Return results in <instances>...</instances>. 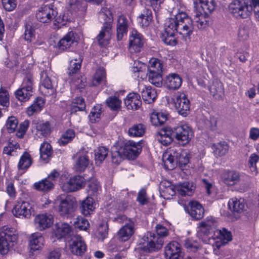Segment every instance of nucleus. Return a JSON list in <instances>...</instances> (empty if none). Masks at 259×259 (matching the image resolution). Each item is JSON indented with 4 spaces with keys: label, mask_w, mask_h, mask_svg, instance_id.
I'll list each match as a JSON object with an SVG mask.
<instances>
[{
    "label": "nucleus",
    "mask_w": 259,
    "mask_h": 259,
    "mask_svg": "<svg viewBox=\"0 0 259 259\" xmlns=\"http://www.w3.org/2000/svg\"><path fill=\"white\" fill-rule=\"evenodd\" d=\"M108 150L105 147H99L95 151V159L96 163H101L106 158Z\"/></svg>",
    "instance_id": "48"
},
{
    "label": "nucleus",
    "mask_w": 259,
    "mask_h": 259,
    "mask_svg": "<svg viewBox=\"0 0 259 259\" xmlns=\"http://www.w3.org/2000/svg\"><path fill=\"white\" fill-rule=\"evenodd\" d=\"M85 184V181L83 177L80 176H75L64 183L61 187L65 192H74L84 187Z\"/></svg>",
    "instance_id": "11"
},
{
    "label": "nucleus",
    "mask_w": 259,
    "mask_h": 259,
    "mask_svg": "<svg viewBox=\"0 0 259 259\" xmlns=\"http://www.w3.org/2000/svg\"><path fill=\"white\" fill-rule=\"evenodd\" d=\"M195 186L190 182H185L177 186V190L183 196H191L195 190Z\"/></svg>",
    "instance_id": "36"
},
{
    "label": "nucleus",
    "mask_w": 259,
    "mask_h": 259,
    "mask_svg": "<svg viewBox=\"0 0 259 259\" xmlns=\"http://www.w3.org/2000/svg\"><path fill=\"white\" fill-rule=\"evenodd\" d=\"M33 92L29 90L20 88L15 92V96L19 101L25 102L28 101L30 97L32 95Z\"/></svg>",
    "instance_id": "51"
},
{
    "label": "nucleus",
    "mask_w": 259,
    "mask_h": 259,
    "mask_svg": "<svg viewBox=\"0 0 259 259\" xmlns=\"http://www.w3.org/2000/svg\"><path fill=\"white\" fill-rule=\"evenodd\" d=\"M106 103L108 106L112 110L117 111L120 109L121 107V101L115 96L109 97L107 100Z\"/></svg>",
    "instance_id": "61"
},
{
    "label": "nucleus",
    "mask_w": 259,
    "mask_h": 259,
    "mask_svg": "<svg viewBox=\"0 0 259 259\" xmlns=\"http://www.w3.org/2000/svg\"><path fill=\"white\" fill-rule=\"evenodd\" d=\"M54 186L53 182L48 180L47 178L34 184L35 189L43 192H48L51 190L53 189Z\"/></svg>",
    "instance_id": "44"
},
{
    "label": "nucleus",
    "mask_w": 259,
    "mask_h": 259,
    "mask_svg": "<svg viewBox=\"0 0 259 259\" xmlns=\"http://www.w3.org/2000/svg\"><path fill=\"white\" fill-rule=\"evenodd\" d=\"M77 34L74 32L71 31L68 32L59 40L58 43V47L60 50H66L74 44L77 43Z\"/></svg>",
    "instance_id": "19"
},
{
    "label": "nucleus",
    "mask_w": 259,
    "mask_h": 259,
    "mask_svg": "<svg viewBox=\"0 0 259 259\" xmlns=\"http://www.w3.org/2000/svg\"><path fill=\"white\" fill-rule=\"evenodd\" d=\"M142 150L140 142H135L133 141H127L120 145L113 147L111 149L112 162L119 164L124 157L128 159H134L140 154Z\"/></svg>",
    "instance_id": "1"
},
{
    "label": "nucleus",
    "mask_w": 259,
    "mask_h": 259,
    "mask_svg": "<svg viewBox=\"0 0 259 259\" xmlns=\"http://www.w3.org/2000/svg\"><path fill=\"white\" fill-rule=\"evenodd\" d=\"M164 82L169 90H176L181 86L182 79L178 74L170 73L166 76Z\"/></svg>",
    "instance_id": "20"
},
{
    "label": "nucleus",
    "mask_w": 259,
    "mask_h": 259,
    "mask_svg": "<svg viewBox=\"0 0 259 259\" xmlns=\"http://www.w3.org/2000/svg\"><path fill=\"white\" fill-rule=\"evenodd\" d=\"M134 233V223H126L118 232L117 236L121 241L129 239Z\"/></svg>",
    "instance_id": "24"
},
{
    "label": "nucleus",
    "mask_w": 259,
    "mask_h": 259,
    "mask_svg": "<svg viewBox=\"0 0 259 259\" xmlns=\"http://www.w3.org/2000/svg\"><path fill=\"white\" fill-rule=\"evenodd\" d=\"M223 179L225 184L229 186H233L239 182L240 176L238 172L234 171H228L223 175Z\"/></svg>",
    "instance_id": "38"
},
{
    "label": "nucleus",
    "mask_w": 259,
    "mask_h": 259,
    "mask_svg": "<svg viewBox=\"0 0 259 259\" xmlns=\"http://www.w3.org/2000/svg\"><path fill=\"white\" fill-rule=\"evenodd\" d=\"M166 259H183L184 254L180 244L176 241L168 243L165 248Z\"/></svg>",
    "instance_id": "15"
},
{
    "label": "nucleus",
    "mask_w": 259,
    "mask_h": 259,
    "mask_svg": "<svg viewBox=\"0 0 259 259\" xmlns=\"http://www.w3.org/2000/svg\"><path fill=\"white\" fill-rule=\"evenodd\" d=\"M82 61V58L78 54H75V56L72 57L68 67V74L69 75H72L79 71Z\"/></svg>",
    "instance_id": "35"
},
{
    "label": "nucleus",
    "mask_w": 259,
    "mask_h": 259,
    "mask_svg": "<svg viewBox=\"0 0 259 259\" xmlns=\"http://www.w3.org/2000/svg\"><path fill=\"white\" fill-rule=\"evenodd\" d=\"M163 66V63L161 60L155 58H151L149 62L148 71L162 72Z\"/></svg>",
    "instance_id": "49"
},
{
    "label": "nucleus",
    "mask_w": 259,
    "mask_h": 259,
    "mask_svg": "<svg viewBox=\"0 0 259 259\" xmlns=\"http://www.w3.org/2000/svg\"><path fill=\"white\" fill-rule=\"evenodd\" d=\"M209 91L211 95L216 99H221L224 92L223 83L218 80H214L209 87Z\"/></svg>",
    "instance_id": "37"
},
{
    "label": "nucleus",
    "mask_w": 259,
    "mask_h": 259,
    "mask_svg": "<svg viewBox=\"0 0 259 259\" xmlns=\"http://www.w3.org/2000/svg\"><path fill=\"white\" fill-rule=\"evenodd\" d=\"M24 39L28 42H31L35 39V27L31 22H28L25 25V30L24 33Z\"/></svg>",
    "instance_id": "42"
},
{
    "label": "nucleus",
    "mask_w": 259,
    "mask_h": 259,
    "mask_svg": "<svg viewBox=\"0 0 259 259\" xmlns=\"http://www.w3.org/2000/svg\"><path fill=\"white\" fill-rule=\"evenodd\" d=\"M71 111H83L85 109L84 100L82 97L75 98L71 103Z\"/></svg>",
    "instance_id": "54"
},
{
    "label": "nucleus",
    "mask_w": 259,
    "mask_h": 259,
    "mask_svg": "<svg viewBox=\"0 0 259 259\" xmlns=\"http://www.w3.org/2000/svg\"><path fill=\"white\" fill-rule=\"evenodd\" d=\"M75 137V132L73 130H67L58 141L61 146H64L71 142Z\"/></svg>",
    "instance_id": "52"
},
{
    "label": "nucleus",
    "mask_w": 259,
    "mask_h": 259,
    "mask_svg": "<svg viewBox=\"0 0 259 259\" xmlns=\"http://www.w3.org/2000/svg\"><path fill=\"white\" fill-rule=\"evenodd\" d=\"M185 209L188 213L195 220H200L204 216V209L202 205L197 201H190Z\"/></svg>",
    "instance_id": "17"
},
{
    "label": "nucleus",
    "mask_w": 259,
    "mask_h": 259,
    "mask_svg": "<svg viewBox=\"0 0 259 259\" xmlns=\"http://www.w3.org/2000/svg\"><path fill=\"white\" fill-rule=\"evenodd\" d=\"M211 237L214 239H219L221 244L217 245V247H220L222 245H225L229 241L232 240V235L230 231L223 228L222 230H216L214 232V234Z\"/></svg>",
    "instance_id": "26"
},
{
    "label": "nucleus",
    "mask_w": 259,
    "mask_h": 259,
    "mask_svg": "<svg viewBox=\"0 0 259 259\" xmlns=\"http://www.w3.org/2000/svg\"><path fill=\"white\" fill-rule=\"evenodd\" d=\"M218 222L213 217L210 216L207 217L204 221L199 223V231L205 235L214 234V231L217 230Z\"/></svg>",
    "instance_id": "18"
},
{
    "label": "nucleus",
    "mask_w": 259,
    "mask_h": 259,
    "mask_svg": "<svg viewBox=\"0 0 259 259\" xmlns=\"http://www.w3.org/2000/svg\"><path fill=\"white\" fill-rule=\"evenodd\" d=\"M44 238L39 233L32 234L30 237L29 246L32 250L39 249L44 245Z\"/></svg>",
    "instance_id": "30"
},
{
    "label": "nucleus",
    "mask_w": 259,
    "mask_h": 259,
    "mask_svg": "<svg viewBox=\"0 0 259 259\" xmlns=\"http://www.w3.org/2000/svg\"><path fill=\"white\" fill-rule=\"evenodd\" d=\"M173 21L168 22L166 20L164 23V32L162 34L161 39L167 45L175 46L177 40L175 38L176 28Z\"/></svg>",
    "instance_id": "12"
},
{
    "label": "nucleus",
    "mask_w": 259,
    "mask_h": 259,
    "mask_svg": "<svg viewBox=\"0 0 259 259\" xmlns=\"http://www.w3.org/2000/svg\"><path fill=\"white\" fill-rule=\"evenodd\" d=\"M40 80V90L42 94L47 96L54 95L56 92L55 82L49 76L46 71H43L41 72Z\"/></svg>",
    "instance_id": "10"
},
{
    "label": "nucleus",
    "mask_w": 259,
    "mask_h": 259,
    "mask_svg": "<svg viewBox=\"0 0 259 259\" xmlns=\"http://www.w3.org/2000/svg\"><path fill=\"white\" fill-rule=\"evenodd\" d=\"M196 17L197 18L196 22L198 29L203 30L208 27L209 23L207 20V18H206L202 14H196Z\"/></svg>",
    "instance_id": "62"
},
{
    "label": "nucleus",
    "mask_w": 259,
    "mask_h": 259,
    "mask_svg": "<svg viewBox=\"0 0 259 259\" xmlns=\"http://www.w3.org/2000/svg\"><path fill=\"white\" fill-rule=\"evenodd\" d=\"M166 20L171 22L173 21L174 25L176 28V32L182 36L186 41L190 39L194 29V25L192 19L184 12H179L173 17L166 19Z\"/></svg>",
    "instance_id": "3"
},
{
    "label": "nucleus",
    "mask_w": 259,
    "mask_h": 259,
    "mask_svg": "<svg viewBox=\"0 0 259 259\" xmlns=\"http://www.w3.org/2000/svg\"><path fill=\"white\" fill-rule=\"evenodd\" d=\"M14 244V243L0 237V253L3 255L7 254Z\"/></svg>",
    "instance_id": "56"
},
{
    "label": "nucleus",
    "mask_w": 259,
    "mask_h": 259,
    "mask_svg": "<svg viewBox=\"0 0 259 259\" xmlns=\"http://www.w3.org/2000/svg\"><path fill=\"white\" fill-rule=\"evenodd\" d=\"M36 128L37 134L43 136L48 135L52 131L51 125L48 121H42L38 122L36 126Z\"/></svg>",
    "instance_id": "45"
},
{
    "label": "nucleus",
    "mask_w": 259,
    "mask_h": 259,
    "mask_svg": "<svg viewBox=\"0 0 259 259\" xmlns=\"http://www.w3.org/2000/svg\"><path fill=\"white\" fill-rule=\"evenodd\" d=\"M145 132V126L141 123L134 124L128 129V134L131 137H141Z\"/></svg>",
    "instance_id": "50"
},
{
    "label": "nucleus",
    "mask_w": 259,
    "mask_h": 259,
    "mask_svg": "<svg viewBox=\"0 0 259 259\" xmlns=\"http://www.w3.org/2000/svg\"><path fill=\"white\" fill-rule=\"evenodd\" d=\"M58 14L56 9L51 5H45L39 8L36 14V19L41 22L48 23L53 20Z\"/></svg>",
    "instance_id": "7"
},
{
    "label": "nucleus",
    "mask_w": 259,
    "mask_h": 259,
    "mask_svg": "<svg viewBox=\"0 0 259 259\" xmlns=\"http://www.w3.org/2000/svg\"><path fill=\"white\" fill-rule=\"evenodd\" d=\"M167 119V115L162 112H154L150 116L151 122L155 126L163 124Z\"/></svg>",
    "instance_id": "43"
},
{
    "label": "nucleus",
    "mask_w": 259,
    "mask_h": 259,
    "mask_svg": "<svg viewBox=\"0 0 259 259\" xmlns=\"http://www.w3.org/2000/svg\"><path fill=\"white\" fill-rule=\"evenodd\" d=\"M77 155L75 167L77 171L82 172L85 169L90 163L88 153L80 151Z\"/></svg>",
    "instance_id": "25"
},
{
    "label": "nucleus",
    "mask_w": 259,
    "mask_h": 259,
    "mask_svg": "<svg viewBox=\"0 0 259 259\" xmlns=\"http://www.w3.org/2000/svg\"><path fill=\"white\" fill-rule=\"evenodd\" d=\"M157 235L153 233H148L145 242L138 248L139 253L145 255L160 249L163 245L162 237L167 236L168 234V230L160 224L156 226Z\"/></svg>",
    "instance_id": "2"
},
{
    "label": "nucleus",
    "mask_w": 259,
    "mask_h": 259,
    "mask_svg": "<svg viewBox=\"0 0 259 259\" xmlns=\"http://www.w3.org/2000/svg\"><path fill=\"white\" fill-rule=\"evenodd\" d=\"M81 212L85 216L90 215L95 209V203L92 197H87L82 201L80 207Z\"/></svg>",
    "instance_id": "34"
},
{
    "label": "nucleus",
    "mask_w": 259,
    "mask_h": 259,
    "mask_svg": "<svg viewBox=\"0 0 259 259\" xmlns=\"http://www.w3.org/2000/svg\"><path fill=\"white\" fill-rule=\"evenodd\" d=\"M111 35L112 27L103 26L99 34L96 37L98 44L102 47L107 46L109 43Z\"/></svg>",
    "instance_id": "21"
},
{
    "label": "nucleus",
    "mask_w": 259,
    "mask_h": 259,
    "mask_svg": "<svg viewBox=\"0 0 259 259\" xmlns=\"http://www.w3.org/2000/svg\"><path fill=\"white\" fill-rule=\"evenodd\" d=\"M229 149V145L225 141H221L212 145L213 153L216 157H221L226 155Z\"/></svg>",
    "instance_id": "32"
},
{
    "label": "nucleus",
    "mask_w": 259,
    "mask_h": 259,
    "mask_svg": "<svg viewBox=\"0 0 259 259\" xmlns=\"http://www.w3.org/2000/svg\"><path fill=\"white\" fill-rule=\"evenodd\" d=\"M12 212L16 217L28 219L34 214V210L28 202L20 200L16 202Z\"/></svg>",
    "instance_id": "6"
},
{
    "label": "nucleus",
    "mask_w": 259,
    "mask_h": 259,
    "mask_svg": "<svg viewBox=\"0 0 259 259\" xmlns=\"http://www.w3.org/2000/svg\"><path fill=\"white\" fill-rule=\"evenodd\" d=\"M172 133L179 144L183 146L188 144L193 137L192 129L186 124L175 127Z\"/></svg>",
    "instance_id": "4"
},
{
    "label": "nucleus",
    "mask_w": 259,
    "mask_h": 259,
    "mask_svg": "<svg viewBox=\"0 0 259 259\" xmlns=\"http://www.w3.org/2000/svg\"><path fill=\"white\" fill-rule=\"evenodd\" d=\"M106 73L104 68H99L96 71L93 79V85L97 86L105 78Z\"/></svg>",
    "instance_id": "59"
},
{
    "label": "nucleus",
    "mask_w": 259,
    "mask_h": 259,
    "mask_svg": "<svg viewBox=\"0 0 259 259\" xmlns=\"http://www.w3.org/2000/svg\"><path fill=\"white\" fill-rule=\"evenodd\" d=\"M201 7L206 14L211 13L215 9V3L214 0H199Z\"/></svg>",
    "instance_id": "55"
},
{
    "label": "nucleus",
    "mask_w": 259,
    "mask_h": 259,
    "mask_svg": "<svg viewBox=\"0 0 259 259\" xmlns=\"http://www.w3.org/2000/svg\"><path fill=\"white\" fill-rule=\"evenodd\" d=\"M39 151L40 158L44 160L50 159L53 153L51 145L47 142H44L41 144Z\"/></svg>",
    "instance_id": "46"
},
{
    "label": "nucleus",
    "mask_w": 259,
    "mask_h": 259,
    "mask_svg": "<svg viewBox=\"0 0 259 259\" xmlns=\"http://www.w3.org/2000/svg\"><path fill=\"white\" fill-rule=\"evenodd\" d=\"M0 237L15 243L18 239L16 230L14 228L5 226L0 229Z\"/></svg>",
    "instance_id": "27"
},
{
    "label": "nucleus",
    "mask_w": 259,
    "mask_h": 259,
    "mask_svg": "<svg viewBox=\"0 0 259 259\" xmlns=\"http://www.w3.org/2000/svg\"><path fill=\"white\" fill-rule=\"evenodd\" d=\"M101 108L99 106H95L91 111L89 117L92 122L98 121L102 115Z\"/></svg>",
    "instance_id": "63"
},
{
    "label": "nucleus",
    "mask_w": 259,
    "mask_h": 259,
    "mask_svg": "<svg viewBox=\"0 0 259 259\" xmlns=\"http://www.w3.org/2000/svg\"><path fill=\"white\" fill-rule=\"evenodd\" d=\"M144 44V39L142 34L136 30L131 31L129 38V50L131 52H139Z\"/></svg>",
    "instance_id": "16"
},
{
    "label": "nucleus",
    "mask_w": 259,
    "mask_h": 259,
    "mask_svg": "<svg viewBox=\"0 0 259 259\" xmlns=\"http://www.w3.org/2000/svg\"><path fill=\"white\" fill-rule=\"evenodd\" d=\"M74 225L75 228L81 230H87L90 227V224L88 221L81 217H77L74 222Z\"/></svg>",
    "instance_id": "60"
},
{
    "label": "nucleus",
    "mask_w": 259,
    "mask_h": 259,
    "mask_svg": "<svg viewBox=\"0 0 259 259\" xmlns=\"http://www.w3.org/2000/svg\"><path fill=\"white\" fill-rule=\"evenodd\" d=\"M32 159L28 152H24L19 160L18 168L19 170H27L32 164Z\"/></svg>",
    "instance_id": "41"
},
{
    "label": "nucleus",
    "mask_w": 259,
    "mask_h": 259,
    "mask_svg": "<svg viewBox=\"0 0 259 259\" xmlns=\"http://www.w3.org/2000/svg\"><path fill=\"white\" fill-rule=\"evenodd\" d=\"M148 79L149 82L157 87H160L162 84V72L148 71Z\"/></svg>",
    "instance_id": "47"
},
{
    "label": "nucleus",
    "mask_w": 259,
    "mask_h": 259,
    "mask_svg": "<svg viewBox=\"0 0 259 259\" xmlns=\"http://www.w3.org/2000/svg\"><path fill=\"white\" fill-rule=\"evenodd\" d=\"M152 13L150 10L145 9L138 18V23L142 27H147L152 20Z\"/></svg>",
    "instance_id": "39"
},
{
    "label": "nucleus",
    "mask_w": 259,
    "mask_h": 259,
    "mask_svg": "<svg viewBox=\"0 0 259 259\" xmlns=\"http://www.w3.org/2000/svg\"><path fill=\"white\" fill-rule=\"evenodd\" d=\"M21 88H24L26 90H29L33 92V79L32 75L29 73L25 75L23 79V82L21 85Z\"/></svg>",
    "instance_id": "64"
},
{
    "label": "nucleus",
    "mask_w": 259,
    "mask_h": 259,
    "mask_svg": "<svg viewBox=\"0 0 259 259\" xmlns=\"http://www.w3.org/2000/svg\"><path fill=\"white\" fill-rule=\"evenodd\" d=\"M45 104V100L41 97L37 98L33 102V104L29 106L26 110V113L28 116H31L35 113L40 112Z\"/></svg>",
    "instance_id": "33"
},
{
    "label": "nucleus",
    "mask_w": 259,
    "mask_h": 259,
    "mask_svg": "<svg viewBox=\"0 0 259 259\" xmlns=\"http://www.w3.org/2000/svg\"><path fill=\"white\" fill-rule=\"evenodd\" d=\"M141 93L143 100L148 104L154 102L157 97L155 89L150 86H143Z\"/></svg>",
    "instance_id": "31"
},
{
    "label": "nucleus",
    "mask_w": 259,
    "mask_h": 259,
    "mask_svg": "<svg viewBox=\"0 0 259 259\" xmlns=\"http://www.w3.org/2000/svg\"><path fill=\"white\" fill-rule=\"evenodd\" d=\"M55 235L58 238L71 236V227L67 223H59L56 225Z\"/></svg>",
    "instance_id": "29"
},
{
    "label": "nucleus",
    "mask_w": 259,
    "mask_h": 259,
    "mask_svg": "<svg viewBox=\"0 0 259 259\" xmlns=\"http://www.w3.org/2000/svg\"><path fill=\"white\" fill-rule=\"evenodd\" d=\"M228 206L230 210L233 212H240L244 208V200L233 198L228 202Z\"/></svg>",
    "instance_id": "40"
},
{
    "label": "nucleus",
    "mask_w": 259,
    "mask_h": 259,
    "mask_svg": "<svg viewBox=\"0 0 259 259\" xmlns=\"http://www.w3.org/2000/svg\"><path fill=\"white\" fill-rule=\"evenodd\" d=\"M99 20L103 23V26L112 27L113 16L110 10L107 8H102L99 13Z\"/></svg>",
    "instance_id": "28"
},
{
    "label": "nucleus",
    "mask_w": 259,
    "mask_h": 259,
    "mask_svg": "<svg viewBox=\"0 0 259 259\" xmlns=\"http://www.w3.org/2000/svg\"><path fill=\"white\" fill-rule=\"evenodd\" d=\"M20 149L19 144L16 142H9L7 146L4 148L3 153L8 155H17V150Z\"/></svg>",
    "instance_id": "57"
},
{
    "label": "nucleus",
    "mask_w": 259,
    "mask_h": 259,
    "mask_svg": "<svg viewBox=\"0 0 259 259\" xmlns=\"http://www.w3.org/2000/svg\"><path fill=\"white\" fill-rule=\"evenodd\" d=\"M58 211L61 216L68 217L71 215L75 209V202L73 198L66 196L59 200Z\"/></svg>",
    "instance_id": "9"
},
{
    "label": "nucleus",
    "mask_w": 259,
    "mask_h": 259,
    "mask_svg": "<svg viewBox=\"0 0 259 259\" xmlns=\"http://www.w3.org/2000/svg\"><path fill=\"white\" fill-rule=\"evenodd\" d=\"M162 160L165 167L167 169H173L177 165V162L167 151L163 153Z\"/></svg>",
    "instance_id": "58"
},
{
    "label": "nucleus",
    "mask_w": 259,
    "mask_h": 259,
    "mask_svg": "<svg viewBox=\"0 0 259 259\" xmlns=\"http://www.w3.org/2000/svg\"><path fill=\"white\" fill-rule=\"evenodd\" d=\"M53 215L48 213L37 214L34 220L35 227L39 231H43L50 227L53 224Z\"/></svg>",
    "instance_id": "14"
},
{
    "label": "nucleus",
    "mask_w": 259,
    "mask_h": 259,
    "mask_svg": "<svg viewBox=\"0 0 259 259\" xmlns=\"http://www.w3.org/2000/svg\"><path fill=\"white\" fill-rule=\"evenodd\" d=\"M128 27V21L126 18L123 15H120L117 20L116 29L118 40H122L124 35L126 34Z\"/></svg>",
    "instance_id": "23"
},
{
    "label": "nucleus",
    "mask_w": 259,
    "mask_h": 259,
    "mask_svg": "<svg viewBox=\"0 0 259 259\" xmlns=\"http://www.w3.org/2000/svg\"><path fill=\"white\" fill-rule=\"evenodd\" d=\"M128 109L137 110L142 104L140 96L135 93H130L124 101Z\"/></svg>",
    "instance_id": "22"
},
{
    "label": "nucleus",
    "mask_w": 259,
    "mask_h": 259,
    "mask_svg": "<svg viewBox=\"0 0 259 259\" xmlns=\"http://www.w3.org/2000/svg\"><path fill=\"white\" fill-rule=\"evenodd\" d=\"M157 140L163 145H167L172 141V138L169 132L161 130L158 133Z\"/></svg>",
    "instance_id": "53"
},
{
    "label": "nucleus",
    "mask_w": 259,
    "mask_h": 259,
    "mask_svg": "<svg viewBox=\"0 0 259 259\" xmlns=\"http://www.w3.org/2000/svg\"><path fill=\"white\" fill-rule=\"evenodd\" d=\"M229 11L236 18H245L250 15L248 7L240 1L235 0L230 4Z\"/></svg>",
    "instance_id": "8"
},
{
    "label": "nucleus",
    "mask_w": 259,
    "mask_h": 259,
    "mask_svg": "<svg viewBox=\"0 0 259 259\" xmlns=\"http://www.w3.org/2000/svg\"><path fill=\"white\" fill-rule=\"evenodd\" d=\"M175 108L178 113L186 116L190 110V102L187 95L184 93L178 92L172 98Z\"/></svg>",
    "instance_id": "5"
},
{
    "label": "nucleus",
    "mask_w": 259,
    "mask_h": 259,
    "mask_svg": "<svg viewBox=\"0 0 259 259\" xmlns=\"http://www.w3.org/2000/svg\"><path fill=\"white\" fill-rule=\"evenodd\" d=\"M71 252L77 255H82L87 250V246L79 235L72 236L69 243Z\"/></svg>",
    "instance_id": "13"
}]
</instances>
